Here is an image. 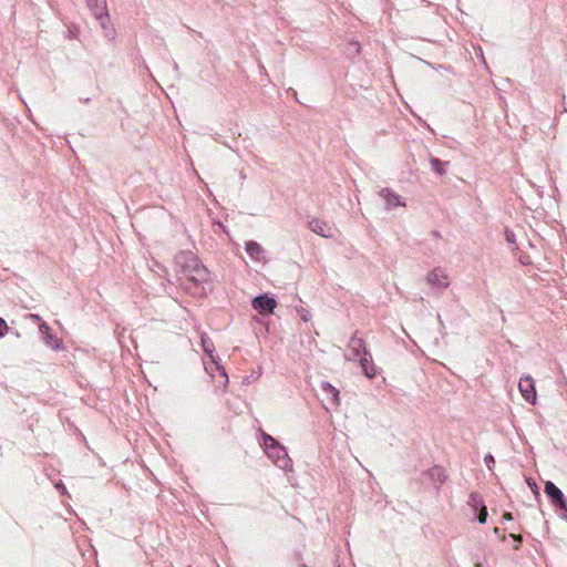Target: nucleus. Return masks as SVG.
<instances>
[{
    "instance_id": "nucleus-1",
    "label": "nucleus",
    "mask_w": 567,
    "mask_h": 567,
    "mask_svg": "<svg viewBox=\"0 0 567 567\" xmlns=\"http://www.w3.org/2000/svg\"><path fill=\"white\" fill-rule=\"evenodd\" d=\"M182 267L185 277L194 282H209L210 272L193 252L182 254Z\"/></svg>"
},
{
    "instance_id": "nucleus-2",
    "label": "nucleus",
    "mask_w": 567,
    "mask_h": 567,
    "mask_svg": "<svg viewBox=\"0 0 567 567\" xmlns=\"http://www.w3.org/2000/svg\"><path fill=\"white\" fill-rule=\"evenodd\" d=\"M202 348L203 351L210 358V362L205 367L206 371L216 379L218 386H226L228 383V375L223 365L217 361V357L214 355L215 346L213 340L207 336H202Z\"/></svg>"
},
{
    "instance_id": "nucleus-3",
    "label": "nucleus",
    "mask_w": 567,
    "mask_h": 567,
    "mask_svg": "<svg viewBox=\"0 0 567 567\" xmlns=\"http://www.w3.org/2000/svg\"><path fill=\"white\" fill-rule=\"evenodd\" d=\"M265 453L267 454L268 458H270L279 468L285 471L291 470L292 461L289 457L286 447L282 446L279 442L268 447Z\"/></svg>"
},
{
    "instance_id": "nucleus-4",
    "label": "nucleus",
    "mask_w": 567,
    "mask_h": 567,
    "mask_svg": "<svg viewBox=\"0 0 567 567\" xmlns=\"http://www.w3.org/2000/svg\"><path fill=\"white\" fill-rule=\"evenodd\" d=\"M252 308L262 316H267L274 312L277 307V301L274 297L268 293L256 296L251 301Z\"/></svg>"
},
{
    "instance_id": "nucleus-5",
    "label": "nucleus",
    "mask_w": 567,
    "mask_h": 567,
    "mask_svg": "<svg viewBox=\"0 0 567 567\" xmlns=\"http://www.w3.org/2000/svg\"><path fill=\"white\" fill-rule=\"evenodd\" d=\"M518 389L522 396L530 404L537 400L534 379L530 375H524L519 379Z\"/></svg>"
},
{
    "instance_id": "nucleus-6",
    "label": "nucleus",
    "mask_w": 567,
    "mask_h": 567,
    "mask_svg": "<svg viewBox=\"0 0 567 567\" xmlns=\"http://www.w3.org/2000/svg\"><path fill=\"white\" fill-rule=\"evenodd\" d=\"M181 287L189 295L194 297H204L207 293V287L212 289L209 282H194L189 280V277H185L181 281Z\"/></svg>"
},
{
    "instance_id": "nucleus-7",
    "label": "nucleus",
    "mask_w": 567,
    "mask_h": 567,
    "mask_svg": "<svg viewBox=\"0 0 567 567\" xmlns=\"http://www.w3.org/2000/svg\"><path fill=\"white\" fill-rule=\"evenodd\" d=\"M308 227L311 231L324 238H333L336 234L334 227L319 218H312L309 220Z\"/></svg>"
},
{
    "instance_id": "nucleus-8",
    "label": "nucleus",
    "mask_w": 567,
    "mask_h": 567,
    "mask_svg": "<svg viewBox=\"0 0 567 567\" xmlns=\"http://www.w3.org/2000/svg\"><path fill=\"white\" fill-rule=\"evenodd\" d=\"M544 492L555 507L564 505L567 501L561 489L551 481L545 483Z\"/></svg>"
},
{
    "instance_id": "nucleus-9",
    "label": "nucleus",
    "mask_w": 567,
    "mask_h": 567,
    "mask_svg": "<svg viewBox=\"0 0 567 567\" xmlns=\"http://www.w3.org/2000/svg\"><path fill=\"white\" fill-rule=\"evenodd\" d=\"M348 348L352 354L353 360L362 354L369 355V349L367 348L364 340L358 337V331H355L350 338Z\"/></svg>"
},
{
    "instance_id": "nucleus-10",
    "label": "nucleus",
    "mask_w": 567,
    "mask_h": 567,
    "mask_svg": "<svg viewBox=\"0 0 567 567\" xmlns=\"http://www.w3.org/2000/svg\"><path fill=\"white\" fill-rule=\"evenodd\" d=\"M39 330H40L42 340L44 341V343L48 347L52 348L53 350L60 349L61 340L51 332V329L47 322H42L39 326Z\"/></svg>"
},
{
    "instance_id": "nucleus-11",
    "label": "nucleus",
    "mask_w": 567,
    "mask_h": 567,
    "mask_svg": "<svg viewBox=\"0 0 567 567\" xmlns=\"http://www.w3.org/2000/svg\"><path fill=\"white\" fill-rule=\"evenodd\" d=\"M426 281L430 286L443 290L447 288L449 282L446 281V276L439 268L433 269L427 276Z\"/></svg>"
},
{
    "instance_id": "nucleus-12",
    "label": "nucleus",
    "mask_w": 567,
    "mask_h": 567,
    "mask_svg": "<svg viewBox=\"0 0 567 567\" xmlns=\"http://www.w3.org/2000/svg\"><path fill=\"white\" fill-rule=\"evenodd\" d=\"M380 196L385 202L386 209L394 207L404 206L405 204L401 200V196L391 190L390 188H383L380 190Z\"/></svg>"
},
{
    "instance_id": "nucleus-13",
    "label": "nucleus",
    "mask_w": 567,
    "mask_h": 567,
    "mask_svg": "<svg viewBox=\"0 0 567 567\" xmlns=\"http://www.w3.org/2000/svg\"><path fill=\"white\" fill-rule=\"evenodd\" d=\"M355 360L359 361L362 372L367 378L372 379L375 377L377 369L373 363L372 355H371L370 351H369V355L362 354L359 358H357Z\"/></svg>"
},
{
    "instance_id": "nucleus-14",
    "label": "nucleus",
    "mask_w": 567,
    "mask_h": 567,
    "mask_svg": "<svg viewBox=\"0 0 567 567\" xmlns=\"http://www.w3.org/2000/svg\"><path fill=\"white\" fill-rule=\"evenodd\" d=\"M87 6L93 10L96 19L101 21V24L104 27V19L109 17L106 10V1L105 0H86Z\"/></svg>"
},
{
    "instance_id": "nucleus-15",
    "label": "nucleus",
    "mask_w": 567,
    "mask_h": 567,
    "mask_svg": "<svg viewBox=\"0 0 567 567\" xmlns=\"http://www.w3.org/2000/svg\"><path fill=\"white\" fill-rule=\"evenodd\" d=\"M245 250L249 255V257L255 261H261L264 259L265 250L255 240L246 241Z\"/></svg>"
},
{
    "instance_id": "nucleus-16",
    "label": "nucleus",
    "mask_w": 567,
    "mask_h": 567,
    "mask_svg": "<svg viewBox=\"0 0 567 567\" xmlns=\"http://www.w3.org/2000/svg\"><path fill=\"white\" fill-rule=\"evenodd\" d=\"M425 475L435 484H443L446 480L445 471L441 466H433L426 471Z\"/></svg>"
},
{
    "instance_id": "nucleus-17",
    "label": "nucleus",
    "mask_w": 567,
    "mask_h": 567,
    "mask_svg": "<svg viewBox=\"0 0 567 567\" xmlns=\"http://www.w3.org/2000/svg\"><path fill=\"white\" fill-rule=\"evenodd\" d=\"M431 167L432 169L440 176L445 174V166L449 164V162H443L437 157L432 156L430 158Z\"/></svg>"
},
{
    "instance_id": "nucleus-18",
    "label": "nucleus",
    "mask_w": 567,
    "mask_h": 567,
    "mask_svg": "<svg viewBox=\"0 0 567 567\" xmlns=\"http://www.w3.org/2000/svg\"><path fill=\"white\" fill-rule=\"evenodd\" d=\"M321 389L328 395H331L332 403L338 404L339 402V391L329 382H322Z\"/></svg>"
},
{
    "instance_id": "nucleus-19",
    "label": "nucleus",
    "mask_w": 567,
    "mask_h": 567,
    "mask_svg": "<svg viewBox=\"0 0 567 567\" xmlns=\"http://www.w3.org/2000/svg\"><path fill=\"white\" fill-rule=\"evenodd\" d=\"M468 505L473 508L474 512L478 511L481 507L485 506L482 497L475 493L472 492L468 497Z\"/></svg>"
},
{
    "instance_id": "nucleus-20",
    "label": "nucleus",
    "mask_w": 567,
    "mask_h": 567,
    "mask_svg": "<svg viewBox=\"0 0 567 567\" xmlns=\"http://www.w3.org/2000/svg\"><path fill=\"white\" fill-rule=\"evenodd\" d=\"M261 440H260V445L261 447L264 449V451H266L268 447H270L271 445H274L275 443H277L278 441L272 437L270 434L261 431Z\"/></svg>"
},
{
    "instance_id": "nucleus-21",
    "label": "nucleus",
    "mask_w": 567,
    "mask_h": 567,
    "mask_svg": "<svg viewBox=\"0 0 567 567\" xmlns=\"http://www.w3.org/2000/svg\"><path fill=\"white\" fill-rule=\"evenodd\" d=\"M476 513V519L480 524H485L486 520H487V508L486 506H483L481 507L478 511L475 512Z\"/></svg>"
},
{
    "instance_id": "nucleus-22",
    "label": "nucleus",
    "mask_w": 567,
    "mask_h": 567,
    "mask_svg": "<svg viewBox=\"0 0 567 567\" xmlns=\"http://www.w3.org/2000/svg\"><path fill=\"white\" fill-rule=\"evenodd\" d=\"M505 239L508 244L514 245L516 244V236L515 233L508 228L505 230Z\"/></svg>"
},
{
    "instance_id": "nucleus-23",
    "label": "nucleus",
    "mask_w": 567,
    "mask_h": 567,
    "mask_svg": "<svg viewBox=\"0 0 567 567\" xmlns=\"http://www.w3.org/2000/svg\"><path fill=\"white\" fill-rule=\"evenodd\" d=\"M555 508L559 513L560 518L567 520V501L564 503V505H559Z\"/></svg>"
},
{
    "instance_id": "nucleus-24",
    "label": "nucleus",
    "mask_w": 567,
    "mask_h": 567,
    "mask_svg": "<svg viewBox=\"0 0 567 567\" xmlns=\"http://www.w3.org/2000/svg\"><path fill=\"white\" fill-rule=\"evenodd\" d=\"M484 463L486 464V466H487L489 470H492V468H493V466H494V464H495V458H494V456H493L491 453L486 454V455L484 456Z\"/></svg>"
},
{
    "instance_id": "nucleus-25",
    "label": "nucleus",
    "mask_w": 567,
    "mask_h": 567,
    "mask_svg": "<svg viewBox=\"0 0 567 567\" xmlns=\"http://www.w3.org/2000/svg\"><path fill=\"white\" fill-rule=\"evenodd\" d=\"M8 331V324L3 318L0 317V338H2Z\"/></svg>"
},
{
    "instance_id": "nucleus-26",
    "label": "nucleus",
    "mask_w": 567,
    "mask_h": 567,
    "mask_svg": "<svg viewBox=\"0 0 567 567\" xmlns=\"http://www.w3.org/2000/svg\"><path fill=\"white\" fill-rule=\"evenodd\" d=\"M350 47L354 50L355 53L360 52L361 47L359 42H351Z\"/></svg>"
},
{
    "instance_id": "nucleus-27",
    "label": "nucleus",
    "mask_w": 567,
    "mask_h": 567,
    "mask_svg": "<svg viewBox=\"0 0 567 567\" xmlns=\"http://www.w3.org/2000/svg\"><path fill=\"white\" fill-rule=\"evenodd\" d=\"M503 518H504L505 520H513V518H514V517H513V514H512L511 512H505V513L503 514Z\"/></svg>"
},
{
    "instance_id": "nucleus-28",
    "label": "nucleus",
    "mask_w": 567,
    "mask_h": 567,
    "mask_svg": "<svg viewBox=\"0 0 567 567\" xmlns=\"http://www.w3.org/2000/svg\"><path fill=\"white\" fill-rule=\"evenodd\" d=\"M511 537L518 544L523 542V538L520 535L511 534Z\"/></svg>"
},
{
    "instance_id": "nucleus-29",
    "label": "nucleus",
    "mask_w": 567,
    "mask_h": 567,
    "mask_svg": "<svg viewBox=\"0 0 567 567\" xmlns=\"http://www.w3.org/2000/svg\"><path fill=\"white\" fill-rule=\"evenodd\" d=\"M173 68H174V70H175L176 72H178L179 66H178V64H177L176 62H174V63H173Z\"/></svg>"
},
{
    "instance_id": "nucleus-30",
    "label": "nucleus",
    "mask_w": 567,
    "mask_h": 567,
    "mask_svg": "<svg viewBox=\"0 0 567 567\" xmlns=\"http://www.w3.org/2000/svg\"><path fill=\"white\" fill-rule=\"evenodd\" d=\"M84 103H89L90 102V99H84L83 101Z\"/></svg>"
},
{
    "instance_id": "nucleus-31",
    "label": "nucleus",
    "mask_w": 567,
    "mask_h": 567,
    "mask_svg": "<svg viewBox=\"0 0 567 567\" xmlns=\"http://www.w3.org/2000/svg\"><path fill=\"white\" fill-rule=\"evenodd\" d=\"M65 486L61 485L60 491H64Z\"/></svg>"
},
{
    "instance_id": "nucleus-32",
    "label": "nucleus",
    "mask_w": 567,
    "mask_h": 567,
    "mask_svg": "<svg viewBox=\"0 0 567 567\" xmlns=\"http://www.w3.org/2000/svg\"><path fill=\"white\" fill-rule=\"evenodd\" d=\"M65 486L61 485L60 491H64Z\"/></svg>"
},
{
    "instance_id": "nucleus-33",
    "label": "nucleus",
    "mask_w": 567,
    "mask_h": 567,
    "mask_svg": "<svg viewBox=\"0 0 567 567\" xmlns=\"http://www.w3.org/2000/svg\"><path fill=\"white\" fill-rule=\"evenodd\" d=\"M299 567H308L306 564H301Z\"/></svg>"
}]
</instances>
